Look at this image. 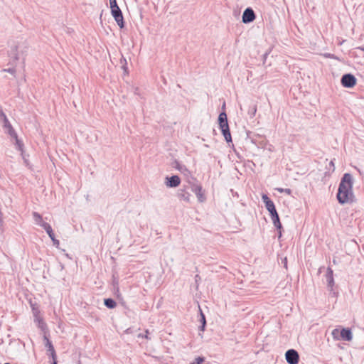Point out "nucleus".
<instances>
[{"label":"nucleus","mask_w":364,"mask_h":364,"mask_svg":"<svg viewBox=\"0 0 364 364\" xmlns=\"http://www.w3.org/2000/svg\"><path fill=\"white\" fill-rule=\"evenodd\" d=\"M276 190L281 193H284L287 195H291V190L289 188H277Z\"/></svg>","instance_id":"22"},{"label":"nucleus","mask_w":364,"mask_h":364,"mask_svg":"<svg viewBox=\"0 0 364 364\" xmlns=\"http://www.w3.org/2000/svg\"><path fill=\"white\" fill-rule=\"evenodd\" d=\"M11 137H13L15 141H16V145L18 148V150H22V147H23V144L21 143V141L18 139V136L17 134H16V135L14 136H11Z\"/></svg>","instance_id":"21"},{"label":"nucleus","mask_w":364,"mask_h":364,"mask_svg":"<svg viewBox=\"0 0 364 364\" xmlns=\"http://www.w3.org/2000/svg\"><path fill=\"white\" fill-rule=\"evenodd\" d=\"M256 18L253 9L250 7L247 8L242 14V21L244 23H249L252 22Z\"/></svg>","instance_id":"8"},{"label":"nucleus","mask_w":364,"mask_h":364,"mask_svg":"<svg viewBox=\"0 0 364 364\" xmlns=\"http://www.w3.org/2000/svg\"><path fill=\"white\" fill-rule=\"evenodd\" d=\"M42 228H43V229L46 231L49 237L53 241V245H55L56 247H58L60 242L58 240L55 239V235L50 224H42Z\"/></svg>","instance_id":"10"},{"label":"nucleus","mask_w":364,"mask_h":364,"mask_svg":"<svg viewBox=\"0 0 364 364\" xmlns=\"http://www.w3.org/2000/svg\"><path fill=\"white\" fill-rule=\"evenodd\" d=\"M149 330H146V331H145V336H143V334H142V333H139V334L138 335V337H139V338H146V339H150V338L149 337Z\"/></svg>","instance_id":"28"},{"label":"nucleus","mask_w":364,"mask_h":364,"mask_svg":"<svg viewBox=\"0 0 364 364\" xmlns=\"http://www.w3.org/2000/svg\"><path fill=\"white\" fill-rule=\"evenodd\" d=\"M0 117L4 123V127L7 129V133L10 136H14L16 135V132L12 127L11 123L9 122V119H7L6 114L4 112L0 109Z\"/></svg>","instance_id":"7"},{"label":"nucleus","mask_w":364,"mask_h":364,"mask_svg":"<svg viewBox=\"0 0 364 364\" xmlns=\"http://www.w3.org/2000/svg\"><path fill=\"white\" fill-rule=\"evenodd\" d=\"M339 331L338 329H334L333 331H332V336L333 337L335 338V339H338V333H339Z\"/></svg>","instance_id":"29"},{"label":"nucleus","mask_w":364,"mask_h":364,"mask_svg":"<svg viewBox=\"0 0 364 364\" xmlns=\"http://www.w3.org/2000/svg\"><path fill=\"white\" fill-rule=\"evenodd\" d=\"M51 364H57V356L53 358V363Z\"/></svg>","instance_id":"31"},{"label":"nucleus","mask_w":364,"mask_h":364,"mask_svg":"<svg viewBox=\"0 0 364 364\" xmlns=\"http://www.w3.org/2000/svg\"><path fill=\"white\" fill-rule=\"evenodd\" d=\"M33 219H34L35 222L36 223V224L41 227H42V224H48L47 223L43 222L42 220L41 215L37 212L33 213Z\"/></svg>","instance_id":"18"},{"label":"nucleus","mask_w":364,"mask_h":364,"mask_svg":"<svg viewBox=\"0 0 364 364\" xmlns=\"http://www.w3.org/2000/svg\"><path fill=\"white\" fill-rule=\"evenodd\" d=\"M122 61L124 62V64H123L122 65V68L124 70V72H127V61H126V59L124 58H123V57L121 59V63H122Z\"/></svg>","instance_id":"27"},{"label":"nucleus","mask_w":364,"mask_h":364,"mask_svg":"<svg viewBox=\"0 0 364 364\" xmlns=\"http://www.w3.org/2000/svg\"><path fill=\"white\" fill-rule=\"evenodd\" d=\"M166 185L170 188L177 187L181 183L180 178L176 175L172 176L171 177H166Z\"/></svg>","instance_id":"11"},{"label":"nucleus","mask_w":364,"mask_h":364,"mask_svg":"<svg viewBox=\"0 0 364 364\" xmlns=\"http://www.w3.org/2000/svg\"><path fill=\"white\" fill-rule=\"evenodd\" d=\"M2 71L4 72H8L11 74H14L16 72V70L14 68H8V69H4Z\"/></svg>","instance_id":"30"},{"label":"nucleus","mask_w":364,"mask_h":364,"mask_svg":"<svg viewBox=\"0 0 364 364\" xmlns=\"http://www.w3.org/2000/svg\"><path fill=\"white\" fill-rule=\"evenodd\" d=\"M326 279L328 284V287L330 289L331 291H332L333 287L334 285V279L333 275V270L330 267L327 269L326 274Z\"/></svg>","instance_id":"12"},{"label":"nucleus","mask_w":364,"mask_h":364,"mask_svg":"<svg viewBox=\"0 0 364 364\" xmlns=\"http://www.w3.org/2000/svg\"><path fill=\"white\" fill-rule=\"evenodd\" d=\"M111 14L112 16L114 17L115 21L117 22V25L121 28L124 27V18L122 15V12L121 9L119 8H115L113 9H111Z\"/></svg>","instance_id":"6"},{"label":"nucleus","mask_w":364,"mask_h":364,"mask_svg":"<svg viewBox=\"0 0 364 364\" xmlns=\"http://www.w3.org/2000/svg\"><path fill=\"white\" fill-rule=\"evenodd\" d=\"M204 360L205 358L203 357H198L191 364H201Z\"/></svg>","instance_id":"25"},{"label":"nucleus","mask_w":364,"mask_h":364,"mask_svg":"<svg viewBox=\"0 0 364 364\" xmlns=\"http://www.w3.org/2000/svg\"><path fill=\"white\" fill-rule=\"evenodd\" d=\"M109 4H110V9H117V8H119L118 5H117V0H109Z\"/></svg>","instance_id":"26"},{"label":"nucleus","mask_w":364,"mask_h":364,"mask_svg":"<svg viewBox=\"0 0 364 364\" xmlns=\"http://www.w3.org/2000/svg\"><path fill=\"white\" fill-rule=\"evenodd\" d=\"M104 304L108 309H114L117 306L116 301L111 298L105 299Z\"/></svg>","instance_id":"19"},{"label":"nucleus","mask_w":364,"mask_h":364,"mask_svg":"<svg viewBox=\"0 0 364 364\" xmlns=\"http://www.w3.org/2000/svg\"><path fill=\"white\" fill-rule=\"evenodd\" d=\"M285 358L289 364H297L299 360V355L296 350L289 349L285 353Z\"/></svg>","instance_id":"5"},{"label":"nucleus","mask_w":364,"mask_h":364,"mask_svg":"<svg viewBox=\"0 0 364 364\" xmlns=\"http://www.w3.org/2000/svg\"><path fill=\"white\" fill-rule=\"evenodd\" d=\"M270 216H271L272 223H273L274 225L275 226V228H277V230H282V225L280 222L279 217L277 212H276L274 214H272Z\"/></svg>","instance_id":"15"},{"label":"nucleus","mask_w":364,"mask_h":364,"mask_svg":"<svg viewBox=\"0 0 364 364\" xmlns=\"http://www.w3.org/2000/svg\"><path fill=\"white\" fill-rule=\"evenodd\" d=\"M199 311H200V322L201 323V326L199 327V329L200 331H204L205 325H206L205 316L200 307H199Z\"/></svg>","instance_id":"20"},{"label":"nucleus","mask_w":364,"mask_h":364,"mask_svg":"<svg viewBox=\"0 0 364 364\" xmlns=\"http://www.w3.org/2000/svg\"><path fill=\"white\" fill-rule=\"evenodd\" d=\"M340 335L343 341H350L353 339L352 332L350 328H343L340 332Z\"/></svg>","instance_id":"13"},{"label":"nucleus","mask_w":364,"mask_h":364,"mask_svg":"<svg viewBox=\"0 0 364 364\" xmlns=\"http://www.w3.org/2000/svg\"><path fill=\"white\" fill-rule=\"evenodd\" d=\"M330 164H331V165H332V166H333V165H334V164H333V162L332 161H331V163H330Z\"/></svg>","instance_id":"36"},{"label":"nucleus","mask_w":364,"mask_h":364,"mask_svg":"<svg viewBox=\"0 0 364 364\" xmlns=\"http://www.w3.org/2000/svg\"><path fill=\"white\" fill-rule=\"evenodd\" d=\"M195 279H196V282H197L199 279H200V277L199 275L197 274V275H196Z\"/></svg>","instance_id":"33"},{"label":"nucleus","mask_w":364,"mask_h":364,"mask_svg":"<svg viewBox=\"0 0 364 364\" xmlns=\"http://www.w3.org/2000/svg\"><path fill=\"white\" fill-rule=\"evenodd\" d=\"M284 267L287 268V258H284Z\"/></svg>","instance_id":"35"},{"label":"nucleus","mask_w":364,"mask_h":364,"mask_svg":"<svg viewBox=\"0 0 364 364\" xmlns=\"http://www.w3.org/2000/svg\"><path fill=\"white\" fill-rule=\"evenodd\" d=\"M175 168L178 169L181 173L188 176L190 174V171L188 170L185 165L181 164L179 162L176 161Z\"/></svg>","instance_id":"17"},{"label":"nucleus","mask_w":364,"mask_h":364,"mask_svg":"<svg viewBox=\"0 0 364 364\" xmlns=\"http://www.w3.org/2000/svg\"><path fill=\"white\" fill-rule=\"evenodd\" d=\"M191 191L196 194L198 200L200 203H203L206 200V196H205L204 191L200 185L193 183L191 185Z\"/></svg>","instance_id":"4"},{"label":"nucleus","mask_w":364,"mask_h":364,"mask_svg":"<svg viewBox=\"0 0 364 364\" xmlns=\"http://www.w3.org/2000/svg\"><path fill=\"white\" fill-rule=\"evenodd\" d=\"M353 184L352 175L348 173H344L339 183L337 193V199L339 203L343 205L353 202Z\"/></svg>","instance_id":"1"},{"label":"nucleus","mask_w":364,"mask_h":364,"mask_svg":"<svg viewBox=\"0 0 364 364\" xmlns=\"http://www.w3.org/2000/svg\"><path fill=\"white\" fill-rule=\"evenodd\" d=\"M177 196L181 200H183L187 203L190 202L191 194L183 189H180L178 191Z\"/></svg>","instance_id":"14"},{"label":"nucleus","mask_w":364,"mask_h":364,"mask_svg":"<svg viewBox=\"0 0 364 364\" xmlns=\"http://www.w3.org/2000/svg\"><path fill=\"white\" fill-rule=\"evenodd\" d=\"M341 82L344 87L351 88L356 84V78L350 73L344 74L341 77Z\"/></svg>","instance_id":"3"},{"label":"nucleus","mask_w":364,"mask_h":364,"mask_svg":"<svg viewBox=\"0 0 364 364\" xmlns=\"http://www.w3.org/2000/svg\"><path fill=\"white\" fill-rule=\"evenodd\" d=\"M262 198L265 204L267 210L269 212L270 215L277 212L274 202L272 200H270L267 195H263Z\"/></svg>","instance_id":"9"},{"label":"nucleus","mask_w":364,"mask_h":364,"mask_svg":"<svg viewBox=\"0 0 364 364\" xmlns=\"http://www.w3.org/2000/svg\"><path fill=\"white\" fill-rule=\"evenodd\" d=\"M279 230L278 238H280L282 237V230Z\"/></svg>","instance_id":"34"},{"label":"nucleus","mask_w":364,"mask_h":364,"mask_svg":"<svg viewBox=\"0 0 364 364\" xmlns=\"http://www.w3.org/2000/svg\"><path fill=\"white\" fill-rule=\"evenodd\" d=\"M362 50H364V48H361Z\"/></svg>","instance_id":"37"},{"label":"nucleus","mask_w":364,"mask_h":364,"mask_svg":"<svg viewBox=\"0 0 364 364\" xmlns=\"http://www.w3.org/2000/svg\"><path fill=\"white\" fill-rule=\"evenodd\" d=\"M218 124L220 129L225 141L229 143L232 142V136L228 122L227 114L225 112H222L218 116Z\"/></svg>","instance_id":"2"},{"label":"nucleus","mask_w":364,"mask_h":364,"mask_svg":"<svg viewBox=\"0 0 364 364\" xmlns=\"http://www.w3.org/2000/svg\"><path fill=\"white\" fill-rule=\"evenodd\" d=\"M125 333H132V329L130 328H127L126 331H125Z\"/></svg>","instance_id":"32"},{"label":"nucleus","mask_w":364,"mask_h":364,"mask_svg":"<svg viewBox=\"0 0 364 364\" xmlns=\"http://www.w3.org/2000/svg\"><path fill=\"white\" fill-rule=\"evenodd\" d=\"M257 112V106L254 105L248 111V114L250 115L251 117H255Z\"/></svg>","instance_id":"24"},{"label":"nucleus","mask_w":364,"mask_h":364,"mask_svg":"<svg viewBox=\"0 0 364 364\" xmlns=\"http://www.w3.org/2000/svg\"><path fill=\"white\" fill-rule=\"evenodd\" d=\"M45 339L46 340V347L47 348L48 352L50 353L52 358H55L56 353L51 341H50L46 337H45Z\"/></svg>","instance_id":"16"},{"label":"nucleus","mask_w":364,"mask_h":364,"mask_svg":"<svg viewBox=\"0 0 364 364\" xmlns=\"http://www.w3.org/2000/svg\"><path fill=\"white\" fill-rule=\"evenodd\" d=\"M17 48H18V46H15L14 47V49H13L11 51V53H10V55L11 56V58H14V60H18V54L16 53L17 51Z\"/></svg>","instance_id":"23"}]
</instances>
